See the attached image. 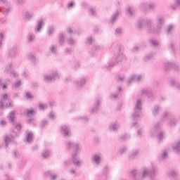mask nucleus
<instances>
[{"label": "nucleus", "mask_w": 180, "mask_h": 180, "mask_svg": "<svg viewBox=\"0 0 180 180\" xmlns=\"http://www.w3.org/2000/svg\"><path fill=\"white\" fill-rule=\"evenodd\" d=\"M66 148L68 150H70V148H72L75 151V153H73L72 155L73 165H75V167H81V165H82L83 161L78 160L77 158V155H78V153H79V151L82 150V147L77 143L68 142Z\"/></svg>", "instance_id": "f257e3e1"}, {"label": "nucleus", "mask_w": 180, "mask_h": 180, "mask_svg": "<svg viewBox=\"0 0 180 180\" xmlns=\"http://www.w3.org/2000/svg\"><path fill=\"white\" fill-rule=\"evenodd\" d=\"M126 56L123 54V52L119 49V52L115 55V57L111 59L108 62V65L104 66L105 70H110V68H113L118 63H123L126 61Z\"/></svg>", "instance_id": "f03ea898"}, {"label": "nucleus", "mask_w": 180, "mask_h": 180, "mask_svg": "<svg viewBox=\"0 0 180 180\" xmlns=\"http://www.w3.org/2000/svg\"><path fill=\"white\" fill-rule=\"evenodd\" d=\"M143 26H146L148 33L154 34L155 26L154 20L153 18L141 19L138 21L137 27L141 29Z\"/></svg>", "instance_id": "7ed1b4c3"}, {"label": "nucleus", "mask_w": 180, "mask_h": 180, "mask_svg": "<svg viewBox=\"0 0 180 180\" xmlns=\"http://www.w3.org/2000/svg\"><path fill=\"white\" fill-rule=\"evenodd\" d=\"M157 174H158V167L154 165V164H152L150 169H148L147 167L142 168L140 175L144 179L147 176L154 177Z\"/></svg>", "instance_id": "20e7f679"}, {"label": "nucleus", "mask_w": 180, "mask_h": 180, "mask_svg": "<svg viewBox=\"0 0 180 180\" xmlns=\"http://www.w3.org/2000/svg\"><path fill=\"white\" fill-rule=\"evenodd\" d=\"M142 105L141 99L139 98L135 103L134 112L131 115L132 120L134 122H136L140 119V116H141V110L143 109Z\"/></svg>", "instance_id": "39448f33"}, {"label": "nucleus", "mask_w": 180, "mask_h": 180, "mask_svg": "<svg viewBox=\"0 0 180 180\" xmlns=\"http://www.w3.org/2000/svg\"><path fill=\"white\" fill-rule=\"evenodd\" d=\"M150 134L152 137H155V136H157L158 141H162L164 139V132L161 131L160 123H157L153 125L150 129Z\"/></svg>", "instance_id": "423d86ee"}, {"label": "nucleus", "mask_w": 180, "mask_h": 180, "mask_svg": "<svg viewBox=\"0 0 180 180\" xmlns=\"http://www.w3.org/2000/svg\"><path fill=\"white\" fill-rule=\"evenodd\" d=\"M164 23H165V18L162 15H158L154 22L155 30H153L154 34H159L161 33V30L162 27L164 26Z\"/></svg>", "instance_id": "0eeeda50"}, {"label": "nucleus", "mask_w": 180, "mask_h": 180, "mask_svg": "<svg viewBox=\"0 0 180 180\" xmlns=\"http://www.w3.org/2000/svg\"><path fill=\"white\" fill-rule=\"evenodd\" d=\"M16 115V111H11L8 115V120L10 123H12L13 126H14L15 129L20 131L22 130V125L20 124L15 123V116Z\"/></svg>", "instance_id": "6e6552de"}, {"label": "nucleus", "mask_w": 180, "mask_h": 180, "mask_svg": "<svg viewBox=\"0 0 180 180\" xmlns=\"http://www.w3.org/2000/svg\"><path fill=\"white\" fill-rule=\"evenodd\" d=\"M44 79L45 82H51V81H56V79H60V75L57 70H53L52 75L50 76L49 75H45L44 76Z\"/></svg>", "instance_id": "1a4fd4ad"}, {"label": "nucleus", "mask_w": 180, "mask_h": 180, "mask_svg": "<svg viewBox=\"0 0 180 180\" xmlns=\"http://www.w3.org/2000/svg\"><path fill=\"white\" fill-rule=\"evenodd\" d=\"M102 103V98H96L93 108L90 110V113L92 115L98 113L99 109H101V103Z\"/></svg>", "instance_id": "9d476101"}, {"label": "nucleus", "mask_w": 180, "mask_h": 180, "mask_svg": "<svg viewBox=\"0 0 180 180\" xmlns=\"http://www.w3.org/2000/svg\"><path fill=\"white\" fill-rule=\"evenodd\" d=\"M143 79V75H131L129 76L127 84V85H131L132 82H140Z\"/></svg>", "instance_id": "9b49d317"}, {"label": "nucleus", "mask_w": 180, "mask_h": 180, "mask_svg": "<svg viewBox=\"0 0 180 180\" xmlns=\"http://www.w3.org/2000/svg\"><path fill=\"white\" fill-rule=\"evenodd\" d=\"M163 68L165 70V71H168L171 69L174 70V71H178L179 70V66H178V65H176L175 63L165 62Z\"/></svg>", "instance_id": "f8f14e48"}, {"label": "nucleus", "mask_w": 180, "mask_h": 180, "mask_svg": "<svg viewBox=\"0 0 180 180\" xmlns=\"http://www.w3.org/2000/svg\"><path fill=\"white\" fill-rule=\"evenodd\" d=\"M74 85L77 88V89H82V88L86 85V78L82 77L78 80H75Z\"/></svg>", "instance_id": "ddd939ff"}, {"label": "nucleus", "mask_w": 180, "mask_h": 180, "mask_svg": "<svg viewBox=\"0 0 180 180\" xmlns=\"http://www.w3.org/2000/svg\"><path fill=\"white\" fill-rule=\"evenodd\" d=\"M6 56L11 58L16 57L18 56V46H13L10 48L6 52Z\"/></svg>", "instance_id": "4468645a"}, {"label": "nucleus", "mask_w": 180, "mask_h": 180, "mask_svg": "<svg viewBox=\"0 0 180 180\" xmlns=\"http://www.w3.org/2000/svg\"><path fill=\"white\" fill-rule=\"evenodd\" d=\"M91 162H93L97 167H98V165H101V162H102V155L101 154L94 155L91 158Z\"/></svg>", "instance_id": "2eb2a0df"}, {"label": "nucleus", "mask_w": 180, "mask_h": 180, "mask_svg": "<svg viewBox=\"0 0 180 180\" xmlns=\"http://www.w3.org/2000/svg\"><path fill=\"white\" fill-rule=\"evenodd\" d=\"M60 131L64 137H70V136H71V129H70V126L63 125L60 127Z\"/></svg>", "instance_id": "dca6fc26"}, {"label": "nucleus", "mask_w": 180, "mask_h": 180, "mask_svg": "<svg viewBox=\"0 0 180 180\" xmlns=\"http://www.w3.org/2000/svg\"><path fill=\"white\" fill-rule=\"evenodd\" d=\"M13 137H15V136L13 134L12 135L11 137H9L7 135L4 136L5 148H8V147H9V144H11V143H15V140L13 139Z\"/></svg>", "instance_id": "f3484780"}, {"label": "nucleus", "mask_w": 180, "mask_h": 180, "mask_svg": "<svg viewBox=\"0 0 180 180\" xmlns=\"http://www.w3.org/2000/svg\"><path fill=\"white\" fill-rule=\"evenodd\" d=\"M155 6H156L155 4L154 3H149V4L142 3L140 5V8L143 11H146V9L154 10L155 9Z\"/></svg>", "instance_id": "a211bd4d"}, {"label": "nucleus", "mask_w": 180, "mask_h": 180, "mask_svg": "<svg viewBox=\"0 0 180 180\" xmlns=\"http://www.w3.org/2000/svg\"><path fill=\"white\" fill-rule=\"evenodd\" d=\"M12 67H13V64L12 63H9L6 65L4 71H5V72H10L11 77H18V73H16V72H15V71H11Z\"/></svg>", "instance_id": "6ab92c4d"}, {"label": "nucleus", "mask_w": 180, "mask_h": 180, "mask_svg": "<svg viewBox=\"0 0 180 180\" xmlns=\"http://www.w3.org/2000/svg\"><path fill=\"white\" fill-rule=\"evenodd\" d=\"M27 144H30L33 141V133L29 131H26L25 139L24 140Z\"/></svg>", "instance_id": "aec40b11"}, {"label": "nucleus", "mask_w": 180, "mask_h": 180, "mask_svg": "<svg viewBox=\"0 0 180 180\" xmlns=\"http://www.w3.org/2000/svg\"><path fill=\"white\" fill-rule=\"evenodd\" d=\"M140 154V150L139 149H134L130 154L129 155V160L131 161L133 160H136L137 158V156Z\"/></svg>", "instance_id": "412c9836"}, {"label": "nucleus", "mask_w": 180, "mask_h": 180, "mask_svg": "<svg viewBox=\"0 0 180 180\" xmlns=\"http://www.w3.org/2000/svg\"><path fill=\"white\" fill-rule=\"evenodd\" d=\"M120 127V124L118 122H112L109 126L110 131H117Z\"/></svg>", "instance_id": "4be33fe9"}, {"label": "nucleus", "mask_w": 180, "mask_h": 180, "mask_svg": "<svg viewBox=\"0 0 180 180\" xmlns=\"http://www.w3.org/2000/svg\"><path fill=\"white\" fill-rule=\"evenodd\" d=\"M8 98H9V95L6 93L1 95V101H0V109H1L2 110L5 109V105L4 104V101H6Z\"/></svg>", "instance_id": "5701e85b"}, {"label": "nucleus", "mask_w": 180, "mask_h": 180, "mask_svg": "<svg viewBox=\"0 0 180 180\" xmlns=\"http://www.w3.org/2000/svg\"><path fill=\"white\" fill-rule=\"evenodd\" d=\"M141 95H145L148 96V98H151L153 96V92L150 89H143L141 91Z\"/></svg>", "instance_id": "b1692460"}, {"label": "nucleus", "mask_w": 180, "mask_h": 180, "mask_svg": "<svg viewBox=\"0 0 180 180\" xmlns=\"http://www.w3.org/2000/svg\"><path fill=\"white\" fill-rule=\"evenodd\" d=\"M44 23V20L41 18L37 21V24L35 27L36 33H39V32H40V30H41V26H43Z\"/></svg>", "instance_id": "393cba45"}, {"label": "nucleus", "mask_w": 180, "mask_h": 180, "mask_svg": "<svg viewBox=\"0 0 180 180\" xmlns=\"http://www.w3.org/2000/svg\"><path fill=\"white\" fill-rule=\"evenodd\" d=\"M44 23V20L41 18L37 21V24L35 27L36 33H39V32H40V30H41V26H43Z\"/></svg>", "instance_id": "a878e982"}, {"label": "nucleus", "mask_w": 180, "mask_h": 180, "mask_svg": "<svg viewBox=\"0 0 180 180\" xmlns=\"http://www.w3.org/2000/svg\"><path fill=\"white\" fill-rule=\"evenodd\" d=\"M119 15H120V11H117L115 13L112 14V16L110 20V23H111V25H113V23H115V22L117 20Z\"/></svg>", "instance_id": "bb28decb"}, {"label": "nucleus", "mask_w": 180, "mask_h": 180, "mask_svg": "<svg viewBox=\"0 0 180 180\" xmlns=\"http://www.w3.org/2000/svg\"><path fill=\"white\" fill-rule=\"evenodd\" d=\"M24 16H25L26 20H31L32 18H33V16H34V13H33L32 11H27L25 13Z\"/></svg>", "instance_id": "cd10ccee"}, {"label": "nucleus", "mask_w": 180, "mask_h": 180, "mask_svg": "<svg viewBox=\"0 0 180 180\" xmlns=\"http://www.w3.org/2000/svg\"><path fill=\"white\" fill-rule=\"evenodd\" d=\"M167 175L169 178H176L178 172L174 170H170L167 172Z\"/></svg>", "instance_id": "c85d7f7f"}, {"label": "nucleus", "mask_w": 180, "mask_h": 180, "mask_svg": "<svg viewBox=\"0 0 180 180\" xmlns=\"http://www.w3.org/2000/svg\"><path fill=\"white\" fill-rule=\"evenodd\" d=\"M54 27L53 25H51L48 27L47 29V34L48 36H53V34H54Z\"/></svg>", "instance_id": "c756f323"}, {"label": "nucleus", "mask_w": 180, "mask_h": 180, "mask_svg": "<svg viewBox=\"0 0 180 180\" xmlns=\"http://www.w3.org/2000/svg\"><path fill=\"white\" fill-rule=\"evenodd\" d=\"M169 84L172 86H176V88H177V89H180V83L179 84H176V82L174 79H170Z\"/></svg>", "instance_id": "7c9ffc66"}, {"label": "nucleus", "mask_w": 180, "mask_h": 180, "mask_svg": "<svg viewBox=\"0 0 180 180\" xmlns=\"http://www.w3.org/2000/svg\"><path fill=\"white\" fill-rule=\"evenodd\" d=\"M0 12L5 15V16H8L9 13H11V8H0Z\"/></svg>", "instance_id": "2f4dec72"}, {"label": "nucleus", "mask_w": 180, "mask_h": 180, "mask_svg": "<svg viewBox=\"0 0 180 180\" xmlns=\"http://www.w3.org/2000/svg\"><path fill=\"white\" fill-rule=\"evenodd\" d=\"M49 51H51L52 54H57V45H51L49 47Z\"/></svg>", "instance_id": "473e14b6"}, {"label": "nucleus", "mask_w": 180, "mask_h": 180, "mask_svg": "<svg viewBox=\"0 0 180 180\" xmlns=\"http://www.w3.org/2000/svg\"><path fill=\"white\" fill-rule=\"evenodd\" d=\"M65 37L63 33H60L58 35V43L60 44H63L65 41Z\"/></svg>", "instance_id": "72a5a7b5"}, {"label": "nucleus", "mask_w": 180, "mask_h": 180, "mask_svg": "<svg viewBox=\"0 0 180 180\" xmlns=\"http://www.w3.org/2000/svg\"><path fill=\"white\" fill-rule=\"evenodd\" d=\"M168 49L170 51H172V53H175V51H176L175 44H174L173 42L169 43L168 45Z\"/></svg>", "instance_id": "f704fd0d"}, {"label": "nucleus", "mask_w": 180, "mask_h": 180, "mask_svg": "<svg viewBox=\"0 0 180 180\" xmlns=\"http://www.w3.org/2000/svg\"><path fill=\"white\" fill-rule=\"evenodd\" d=\"M89 15L90 16H96L97 13H96V9L94 8H89Z\"/></svg>", "instance_id": "c9c22d12"}, {"label": "nucleus", "mask_w": 180, "mask_h": 180, "mask_svg": "<svg viewBox=\"0 0 180 180\" xmlns=\"http://www.w3.org/2000/svg\"><path fill=\"white\" fill-rule=\"evenodd\" d=\"M160 113V106L155 105L153 109V115L157 116Z\"/></svg>", "instance_id": "e433bc0d"}, {"label": "nucleus", "mask_w": 180, "mask_h": 180, "mask_svg": "<svg viewBox=\"0 0 180 180\" xmlns=\"http://www.w3.org/2000/svg\"><path fill=\"white\" fill-rule=\"evenodd\" d=\"M103 173L104 175V179H106V178H108V174H109V167L105 166L103 169Z\"/></svg>", "instance_id": "4c0bfd02"}, {"label": "nucleus", "mask_w": 180, "mask_h": 180, "mask_svg": "<svg viewBox=\"0 0 180 180\" xmlns=\"http://www.w3.org/2000/svg\"><path fill=\"white\" fill-rule=\"evenodd\" d=\"M127 14L129 15L130 18H132V16L134 15V11L131 7L127 8Z\"/></svg>", "instance_id": "58836bf2"}, {"label": "nucleus", "mask_w": 180, "mask_h": 180, "mask_svg": "<svg viewBox=\"0 0 180 180\" xmlns=\"http://www.w3.org/2000/svg\"><path fill=\"white\" fill-rule=\"evenodd\" d=\"M172 30H174V25H170L169 26H167V29H166V33L167 35L171 34V33H172Z\"/></svg>", "instance_id": "ea45409f"}, {"label": "nucleus", "mask_w": 180, "mask_h": 180, "mask_svg": "<svg viewBox=\"0 0 180 180\" xmlns=\"http://www.w3.org/2000/svg\"><path fill=\"white\" fill-rule=\"evenodd\" d=\"M127 151V146H122L121 147L119 150H118V154L120 155H123L125 153V152Z\"/></svg>", "instance_id": "a19ab883"}, {"label": "nucleus", "mask_w": 180, "mask_h": 180, "mask_svg": "<svg viewBox=\"0 0 180 180\" xmlns=\"http://www.w3.org/2000/svg\"><path fill=\"white\" fill-rule=\"evenodd\" d=\"M41 156L43 157V158H48V157H50V150H44L41 153Z\"/></svg>", "instance_id": "79ce46f5"}, {"label": "nucleus", "mask_w": 180, "mask_h": 180, "mask_svg": "<svg viewBox=\"0 0 180 180\" xmlns=\"http://www.w3.org/2000/svg\"><path fill=\"white\" fill-rule=\"evenodd\" d=\"M74 6H75V1H69L67 4L68 9H72V8H74Z\"/></svg>", "instance_id": "37998d69"}, {"label": "nucleus", "mask_w": 180, "mask_h": 180, "mask_svg": "<svg viewBox=\"0 0 180 180\" xmlns=\"http://www.w3.org/2000/svg\"><path fill=\"white\" fill-rule=\"evenodd\" d=\"M153 58H154V54L149 53L144 57V61H150V60H153Z\"/></svg>", "instance_id": "c03bdc74"}, {"label": "nucleus", "mask_w": 180, "mask_h": 180, "mask_svg": "<svg viewBox=\"0 0 180 180\" xmlns=\"http://www.w3.org/2000/svg\"><path fill=\"white\" fill-rule=\"evenodd\" d=\"M167 157L168 153L167 152V150H164L160 154V160H165V158H167Z\"/></svg>", "instance_id": "a18cd8bd"}, {"label": "nucleus", "mask_w": 180, "mask_h": 180, "mask_svg": "<svg viewBox=\"0 0 180 180\" xmlns=\"http://www.w3.org/2000/svg\"><path fill=\"white\" fill-rule=\"evenodd\" d=\"M176 119H175V118H173V119H172V120H170L169 121V123H168V124H169V126H170L171 127H173L174 126H176Z\"/></svg>", "instance_id": "49530a36"}, {"label": "nucleus", "mask_w": 180, "mask_h": 180, "mask_svg": "<svg viewBox=\"0 0 180 180\" xmlns=\"http://www.w3.org/2000/svg\"><path fill=\"white\" fill-rule=\"evenodd\" d=\"M28 58L32 61L34 64H36V56L30 53L28 54Z\"/></svg>", "instance_id": "de8ad7c7"}, {"label": "nucleus", "mask_w": 180, "mask_h": 180, "mask_svg": "<svg viewBox=\"0 0 180 180\" xmlns=\"http://www.w3.org/2000/svg\"><path fill=\"white\" fill-rule=\"evenodd\" d=\"M24 113L27 116H30V115H33V113H34V110H33V109H26Z\"/></svg>", "instance_id": "09e8293b"}, {"label": "nucleus", "mask_w": 180, "mask_h": 180, "mask_svg": "<svg viewBox=\"0 0 180 180\" xmlns=\"http://www.w3.org/2000/svg\"><path fill=\"white\" fill-rule=\"evenodd\" d=\"M47 176H50L51 180H56L57 179V174H51L50 172H46Z\"/></svg>", "instance_id": "8fccbe9b"}, {"label": "nucleus", "mask_w": 180, "mask_h": 180, "mask_svg": "<svg viewBox=\"0 0 180 180\" xmlns=\"http://www.w3.org/2000/svg\"><path fill=\"white\" fill-rule=\"evenodd\" d=\"M101 50H103V47L99 45H96L92 49L93 51H101Z\"/></svg>", "instance_id": "3c124183"}, {"label": "nucleus", "mask_w": 180, "mask_h": 180, "mask_svg": "<svg viewBox=\"0 0 180 180\" xmlns=\"http://www.w3.org/2000/svg\"><path fill=\"white\" fill-rule=\"evenodd\" d=\"M22 85V81L18 80L13 84V88H19Z\"/></svg>", "instance_id": "603ef678"}, {"label": "nucleus", "mask_w": 180, "mask_h": 180, "mask_svg": "<svg viewBox=\"0 0 180 180\" xmlns=\"http://www.w3.org/2000/svg\"><path fill=\"white\" fill-rule=\"evenodd\" d=\"M34 39H36V37L34 36V34H28V36H27L28 41L32 42V41H33V40H34Z\"/></svg>", "instance_id": "864d4df0"}, {"label": "nucleus", "mask_w": 180, "mask_h": 180, "mask_svg": "<svg viewBox=\"0 0 180 180\" xmlns=\"http://www.w3.org/2000/svg\"><path fill=\"white\" fill-rule=\"evenodd\" d=\"M150 43L153 46V47H158V41L155 39H150Z\"/></svg>", "instance_id": "5fc2aeb1"}, {"label": "nucleus", "mask_w": 180, "mask_h": 180, "mask_svg": "<svg viewBox=\"0 0 180 180\" xmlns=\"http://www.w3.org/2000/svg\"><path fill=\"white\" fill-rule=\"evenodd\" d=\"M129 139H130V135H129L127 134H124L122 135L120 137L121 140H129Z\"/></svg>", "instance_id": "6e6d98bb"}, {"label": "nucleus", "mask_w": 180, "mask_h": 180, "mask_svg": "<svg viewBox=\"0 0 180 180\" xmlns=\"http://www.w3.org/2000/svg\"><path fill=\"white\" fill-rule=\"evenodd\" d=\"M68 44H70V46H74L75 44L76 41L74 39L70 38L68 39Z\"/></svg>", "instance_id": "4d7b16f0"}, {"label": "nucleus", "mask_w": 180, "mask_h": 180, "mask_svg": "<svg viewBox=\"0 0 180 180\" xmlns=\"http://www.w3.org/2000/svg\"><path fill=\"white\" fill-rule=\"evenodd\" d=\"M48 116L49 119H51V120H54L56 119V114L53 112H50Z\"/></svg>", "instance_id": "13d9d810"}, {"label": "nucleus", "mask_w": 180, "mask_h": 180, "mask_svg": "<svg viewBox=\"0 0 180 180\" xmlns=\"http://www.w3.org/2000/svg\"><path fill=\"white\" fill-rule=\"evenodd\" d=\"M49 124V121L44 120L41 122V127H46Z\"/></svg>", "instance_id": "bf43d9fd"}, {"label": "nucleus", "mask_w": 180, "mask_h": 180, "mask_svg": "<svg viewBox=\"0 0 180 180\" xmlns=\"http://www.w3.org/2000/svg\"><path fill=\"white\" fill-rule=\"evenodd\" d=\"M3 41H4V34L1 33L0 34V50L2 49L3 46Z\"/></svg>", "instance_id": "052dcab7"}, {"label": "nucleus", "mask_w": 180, "mask_h": 180, "mask_svg": "<svg viewBox=\"0 0 180 180\" xmlns=\"http://www.w3.org/2000/svg\"><path fill=\"white\" fill-rule=\"evenodd\" d=\"M65 54L68 55V54H71V53H72V49H70V48H66L64 51Z\"/></svg>", "instance_id": "680f3d73"}, {"label": "nucleus", "mask_w": 180, "mask_h": 180, "mask_svg": "<svg viewBox=\"0 0 180 180\" xmlns=\"http://www.w3.org/2000/svg\"><path fill=\"white\" fill-rule=\"evenodd\" d=\"M6 108H13V101H9L6 103Z\"/></svg>", "instance_id": "e2e57ef3"}, {"label": "nucleus", "mask_w": 180, "mask_h": 180, "mask_svg": "<svg viewBox=\"0 0 180 180\" xmlns=\"http://www.w3.org/2000/svg\"><path fill=\"white\" fill-rule=\"evenodd\" d=\"M171 116H172V114L171 112H165L163 113V117H171Z\"/></svg>", "instance_id": "0e129e2a"}, {"label": "nucleus", "mask_w": 180, "mask_h": 180, "mask_svg": "<svg viewBox=\"0 0 180 180\" xmlns=\"http://www.w3.org/2000/svg\"><path fill=\"white\" fill-rule=\"evenodd\" d=\"M92 43H94V39H92V37H89V38H87L86 44H92Z\"/></svg>", "instance_id": "69168bd1"}, {"label": "nucleus", "mask_w": 180, "mask_h": 180, "mask_svg": "<svg viewBox=\"0 0 180 180\" xmlns=\"http://www.w3.org/2000/svg\"><path fill=\"white\" fill-rule=\"evenodd\" d=\"M141 136H143V129H139L137 131V136L138 137H141Z\"/></svg>", "instance_id": "338daca9"}, {"label": "nucleus", "mask_w": 180, "mask_h": 180, "mask_svg": "<svg viewBox=\"0 0 180 180\" xmlns=\"http://www.w3.org/2000/svg\"><path fill=\"white\" fill-rule=\"evenodd\" d=\"M26 98L27 99H33V95H32V94L27 92V93H26Z\"/></svg>", "instance_id": "774afa93"}]
</instances>
